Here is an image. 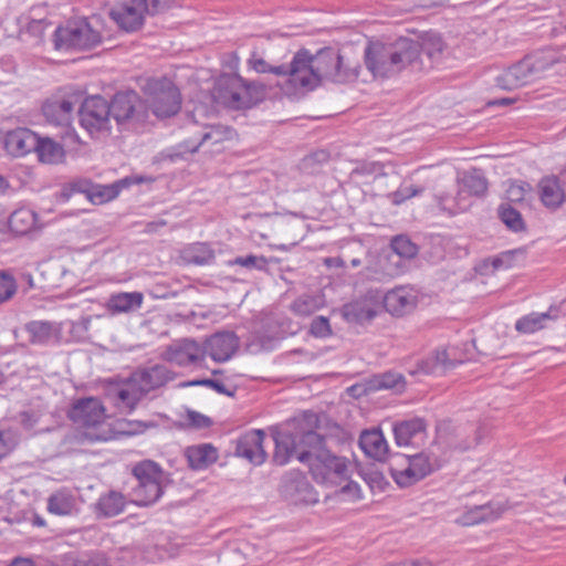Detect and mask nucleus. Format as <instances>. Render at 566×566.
<instances>
[{"label":"nucleus","mask_w":566,"mask_h":566,"mask_svg":"<svg viewBox=\"0 0 566 566\" xmlns=\"http://www.w3.org/2000/svg\"><path fill=\"white\" fill-rule=\"evenodd\" d=\"M146 11V0H118L109 15L120 29L133 32L142 28Z\"/></svg>","instance_id":"14"},{"label":"nucleus","mask_w":566,"mask_h":566,"mask_svg":"<svg viewBox=\"0 0 566 566\" xmlns=\"http://www.w3.org/2000/svg\"><path fill=\"white\" fill-rule=\"evenodd\" d=\"M432 356L434 360H437V365L439 366L441 374L446 373L448 369L454 366V363L448 358L446 350H437L432 354Z\"/></svg>","instance_id":"58"},{"label":"nucleus","mask_w":566,"mask_h":566,"mask_svg":"<svg viewBox=\"0 0 566 566\" xmlns=\"http://www.w3.org/2000/svg\"><path fill=\"white\" fill-rule=\"evenodd\" d=\"M39 160L45 164L60 163L64 157L63 147L51 138L38 136V145L34 147Z\"/></svg>","instance_id":"36"},{"label":"nucleus","mask_w":566,"mask_h":566,"mask_svg":"<svg viewBox=\"0 0 566 566\" xmlns=\"http://www.w3.org/2000/svg\"><path fill=\"white\" fill-rule=\"evenodd\" d=\"M239 347V338L232 332H221L212 335L208 340L206 347V354L219 363L229 360Z\"/></svg>","instance_id":"21"},{"label":"nucleus","mask_w":566,"mask_h":566,"mask_svg":"<svg viewBox=\"0 0 566 566\" xmlns=\"http://www.w3.org/2000/svg\"><path fill=\"white\" fill-rule=\"evenodd\" d=\"M144 92L146 109L149 108L157 118L171 117L181 107L180 92L168 78L147 80Z\"/></svg>","instance_id":"6"},{"label":"nucleus","mask_w":566,"mask_h":566,"mask_svg":"<svg viewBox=\"0 0 566 566\" xmlns=\"http://www.w3.org/2000/svg\"><path fill=\"white\" fill-rule=\"evenodd\" d=\"M411 375H440L439 366L437 365V360H434L433 356L430 355L426 359L418 363L417 368L410 370Z\"/></svg>","instance_id":"52"},{"label":"nucleus","mask_w":566,"mask_h":566,"mask_svg":"<svg viewBox=\"0 0 566 566\" xmlns=\"http://www.w3.org/2000/svg\"><path fill=\"white\" fill-rule=\"evenodd\" d=\"M419 290L413 285H397L382 296L385 310L392 316L401 317L411 313L418 305Z\"/></svg>","instance_id":"13"},{"label":"nucleus","mask_w":566,"mask_h":566,"mask_svg":"<svg viewBox=\"0 0 566 566\" xmlns=\"http://www.w3.org/2000/svg\"><path fill=\"white\" fill-rule=\"evenodd\" d=\"M10 566H34L30 559L27 558H17L14 559Z\"/></svg>","instance_id":"64"},{"label":"nucleus","mask_w":566,"mask_h":566,"mask_svg":"<svg viewBox=\"0 0 566 566\" xmlns=\"http://www.w3.org/2000/svg\"><path fill=\"white\" fill-rule=\"evenodd\" d=\"M229 265H240L248 270H265L268 262L266 259L263 255H244V256H238L233 260H230L228 262Z\"/></svg>","instance_id":"49"},{"label":"nucleus","mask_w":566,"mask_h":566,"mask_svg":"<svg viewBox=\"0 0 566 566\" xmlns=\"http://www.w3.org/2000/svg\"><path fill=\"white\" fill-rule=\"evenodd\" d=\"M499 212H500L501 220L511 230L521 231L524 228V222H523L522 216L516 209H514L510 206L502 205L500 207Z\"/></svg>","instance_id":"47"},{"label":"nucleus","mask_w":566,"mask_h":566,"mask_svg":"<svg viewBox=\"0 0 566 566\" xmlns=\"http://www.w3.org/2000/svg\"><path fill=\"white\" fill-rule=\"evenodd\" d=\"M419 46V53L424 54L433 64H438L441 62L446 44L442 38L434 33L428 32L423 35L421 44L416 42Z\"/></svg>","instance_id":"35"},{"label":"nucleus","mask_w":566,"mask_h":566,"mask_svg":"<svg viewBox=\"0 0 566 566\" xmlns=\"http://www.w3.org/2000/svg\"><path fill=\"white\" fill-rule=\"evenodd\" d=\"M281 493L294 504H314L318 501L317 493L298 471L289 472L283 476Z\"/></svg>","instance_id":"15"},{"label":"nucleus","mask_w":566,"mask_h":566,"mask_svg":"<svg viewBox=\"0 0 566 566\" xmlns=\"http://www.w3.org/2000/svg\"><path fill=\"white\" fill-rule=\"evenodd\" d=\"M129 429L125 432L128 434H137L145 432L148 428L154 427L153 422H144V421H130L127 423Z\"/></svg>","instance_id":"61"},{"label":"nucleus","mask_w":566,"mask_h":566,"mask_svg":"<svg viewBox=\"0 0 566 566\" xmlns=\"http://www.w3.org/2000/svg\"><path fill=\"white\" fill-rule=\"evenodd\" d=\"M565 62L554 50H543L527 55L496 77V85L503 90H515L543 78L547 72Z\"/></svg>","instance_id":"4"},{"label":"nucleus","mask_w":566,"mask_h":566,"mask_svg":"<svg viewBox=\"0 0 566 566\" xmlns=\"http://www.w3.org/2000/svg\"><path fill=\"white\" fill-rule=\"evenodd\" d=\"M27 331L30 334L32 343H45L52 337L53 328L48 322H31L27 325Z\"/></svg>","instance_id":"45"},{"label":"nucleus","mask_w":566,"mask_h":566,"mask_svg":"<svg viewBox=\"0 0 566 566\" xmlns=\"http://www.w3.org/2000/svg\"><path fill=\"white\" fill-rule=\"evenodd\" d=\"M391 254L389 259L400 266L401 259L410 260L416 256L418 249L407 237L398 235L391 241Z\"/></svg>","instance_id":"41"},{"label":"nucleus","mask_w":566,"mask_h":566,"mask_svg":"<svg viewBox=\"0 0 566 566\" xmlns=\"http://www.w3.org/2000/svg\"><path fill=\"white\" fill-rule=\"evenodd\" d=\"M310 333L319 338H325L332 335L331 324L327 317L317 316L315 317L310 327Z\"/></svg>","instance_id":"50"},{"label":"nucleus","mask_w":566,"mask_h":566,"mask_svg":"<svg viewBox=\"0 0 566 566\" xmlns=\"http://www.w3.org/2000/svg\"><path fill=\"white\" fill-rule=\"evenodd\" d=\"M325 305L321 294H304L297 297L290 306L291 311L302 317L310 316Z\"/></svg>","instance_id":"38"},{"label":"nucleus","mask_w":566,"mask_h":566,"mask_svg":"<svg viewBox=\"0 0 566 566\" xmlns=\"http://www.w3.org/2000/svg\"><path fill=\"white\" fill-rule=\"evenodd\" d=\"M77 104V97H52L43 104L42 113L48 123L69 126Z\"/></svg>","instance_id":"18"},{"label":"nucleus","mask_w":566,"mask_h":566,"mask_svg":"<svg viewBox=\"0 0 566 566\" xmlns=\"http://www.w3.org/2000/svg\"><path fill=\"white\" fill-rule=\"evenodd\" d=\"M202 385L209 388H212L218 394L226 395V396H233L234 390L229 389L223 381L218 379H202Z\"/></svg>","instance_id":"56"},{"label":"nucleus","mask_w":566,"mask_h":566,"mask_svg":"<svg viewBox=\"0 0 566 566\" xmlns=\"http://www.w3.org/2000/svg\"><path fill=\"white\" fill-rule=\"evenodd\" d=\"M459 184V196L467 198V196H483L488 190V181L482 172L478 169L467 171L458 179Z\"/></svg>","instance_id":"31"},{"label":"nucleus","mask_w":566,"mask_h":566,"mask_svg":"<svg viewBox=\"0 0 566 566\" xmlns=\"http://www.w3.org/2000/svg\"><path fill=\"white\" fill-rule=\"evenodd\" d=\"M81 126L93 137L101 138L111 132L108 102L101 96L86 98L78 109Z\"/></svg>","instance_id":"11"},{"label":"nucleus","mask_w":566,"mask_h":566,"mask_svg":"<svg viewBox=\"0 0 566 566\" xmlns=\"http://www.w3.org/2000/svg\"><path fill=\"white\" fill-rule=\"evenodd\" d=\"M172 0H146L147 13L156 14L170 8Z\"/></svg>","instance_id":"57"},{"label":"nucleus","mask_w":566,"mask_h":566,"mask_svg":"<svg viewBox=\"0 0 566 566\" xmlns=\"http://www.w3.org/2000/svg\"><path fill=\"white\" fill-rule=\"evenodd\" d=\"M531 190V186L524 181L511 182L506 190L507 199L512 202H521Z\"/></svg>","instance_id":"51"},{"label":"nucleus","mask_w":566,"mask_h":566,"mask_svg":"<svg viewBox=\"0 0 566 566\" xmlns=\"http://www.w3.org/2000/svg\"><path fill=\"white\" fill-rule=\"evenodd\" d=\"M539 198L549 209L558 208L565 200V191L556 176L544 177L538 184Z\"/></svg>","instance_id":"29"},{"label":"nucleus","mask_w":566,"mask_h":566,"mask_svg":"<svg viewBox=\"0 0 566 566\" xmlns=\"http://www.w3.org/2000/svg\"><path fill=\"white\" fill-rule=\"evenodd\" d=\"M145 394L161 387L171 379V374L164 365H154L135 371L132 375Z\"/></svg>","instance_id":"27"},{"label":"nucleus","mask_w":566,"mask_h":566,"mask_svg":"<svg viewBox=\"0 0 566 566\" xmlns=\"http://www.w3.org/2000/svg\"><path fill=\"white\" fill-rule=\"evenodd\" d=\"M359 446L369 458L381 461L388 452V444L380 430H365L359 437Z\"/></svg>","instance_id":"30"},{"label":"nucleus","mask_w":566,"mask_h":566,"mask_svg":"<svg viewBox=\"0 0 566 566\" xmlns=\"http://www.w3.org/2000/svg\"><path fill=\"white\" fill-rule=\"evenodd\" d=\"M440 468L437 457L427 452L398 457L391 463V478L400 488H408Z\"/></svg>","instance_id":"8"},{"label":"nucleus","mask_w":566,"mask_h":566,"mask_svg":"<svg viewBox=\"0 0 566 566\" xmlns=\"http://www.w3.org/2000/svg\"><path fill=\"white\" fill-rule=\"evenodd\" d=\"M378 170H379L378 164H376V163H363V164L358 165L357 167H355L352 170L350 176L353 178L354 177H359V176H369V175L377 174Z\"/></svg>","instance_id":"55"},{"label":"nucleus","mask_w":566,"mask_h":566,"mask_svg":"<svg viewBox=\"0 0 566 566\" xmlns=\"http://www.w3.org/2000/svg\"><path fill=\"white\" fill-rule=\"evenodd\" d=\"M48 511L57 516H70L78 513L76 495L67 490L60 489L48 499Z\"/></svg>","instance_id":"28"},{"label":"nucleus","mask_w":566,"mask_h":566,"mask_svg":"<svg viewBox=\"0 0 566 566\" xmlns=\"http://www.w3.org/2000/svg\"><path fill=\"white\" fill-rule=\"evenodd\" d=\"M102 42L101 32L86 19L69 21L54 33L55 48L60 50H87Z\"/></svg>","instance_id":"10"},{"label":"nucleus","mask_w":566,"mask_h":566,"mask_svg":"<svg viewBox=\"0 0 566 566\" xmlns=\"http://www.w3.org/2000/svg\"><path fill=\"white\" fill-rule=\"evenodd\" d=\"M248 64L252 70H254L258 73H273L275 75L283 76L284 82L280 84L282 88L283 85L286 83L287 78L290 77V64L271 66L264 59L259 57L256 55H253L248 61Z\"/></svg>","instance_id":"43"},{"label":"nucleus","mask_w":566,"mask_h":566,"mask_svg":"<svg viewBox=\"0 0 566 566\" xmlns=\"http://www.w3.org/2000/svg\"><path fill=\"white\" fill-rule=\"evenodd\" d=\"M38 10H40V8H33L31 10L32 17L21 18V21H27L25 32L34 38H41L48 25L45 19L39 17V14L36 13Z\"/></svg>","instance_id":"48"},{"label":"nucleus","mask_w":566,"mask_h":566,"mask_svg":"<svg viewBox=\"0 0 566 566\" xmlns=\"http://www.w3.org/2000/svg\"><path fill=\"white\" fill-rule=\"evenodd\" d=\"M302 442L308 444V449L300 452L298 461L308 465L317 483L336 486L349 479L350 462L332 454L325 448V441L321 434L314 430H307L302 437Z\"/></svg>","instance_id":"2"},{"label":"nucleus","mask_w":566,"mask_h":566,"mask_svg":"<svg viewBox=\"0 0 566 566\" xmlns=\"http://www.w3.org/2000/svg\"><path fill=\"white\" fill-rule=\"evenodd\" d=\"M69 418L80 427L94 428L104 422L105 408L97 398L80 399L73 403Z\"/></svg>","instance_id":"16"},{"label":"nucleus","mask_w":566,"mask_h":566,"mask_svg":"<svg viewBox=\"0 0 566 566\" xmlns=\"http://www.w3.org/2000/svg\"><path fill=\"white\" fill-rule=\"evenodd\" d=\"M127 503L128 501L123 493L109 490L102 493L93 504V513L97 518H112L122 514Z\"/></svg>","instance_id":"26"},{"label":"nucleus","mask_w":566,"mask_h":566,"mask_svg":"<svg viewBox=\"0 0 566 566\" xmlns=\"http://www.w3.org/2000/svg\"><path fill=\"white\" fill-rule=\"evenodd\" d=\"M36 222V214L28 209L20 208L13 211L9 218L10 230L19 235L30 232Z\"/></svg>","instance_id":"37"},{"label":"nucleus","mask_w":566,"mask_h":566,"mask_svg":"<svg viewBox=\"0 0 566 566\" xmlns=\"http://www.w3.org/2000/svg\"><path fill=\"white\" fill-rule=\"evenodd\" d=\"M419 57V46L410 39L395 43L369 44L365 50V64L375 77H390L401 72Z\"/></svg>","instance_id":"3"},{"label":"nucleus","mask_w":566,"mask_h":566,"mask_svg":"<svg viewBox=\"0 0 566 566\" xmlns=\"http://www.w3.org/2000/svg\"><path fill=\"white\" fill-rule=\"evenodd\" d=\"M132 473L137 484L132 488L129 493L130 502L138 506H149L156 503L170 481L169 474L153 460L137 462L133 467Z\"/></svg>","instance_id":"5"},{"label":"nucleus","mask_w":566,"mask_h":566,"mask_svg":"<svg viewBox=\"0 0 566 566\" xmlns=\"http://www.w3.org/2000/svg\"><path fill=\"white\" fill-rule=\"evenodd\" d=\"M436 201L439 208L449 214L463 212L470 207V202L465 198H461L459 192H457L454 198H451L449 195H437Z\"/></svg>","instance_id":"44"},{"label":"nucleus","mask_w":566,"mask_h":566,"mask_svg":"<svg viewBox=\"0 0 566 566\" xmlns=\"http://www.w3.org/2000/svg\"><path fill=\"white\" fill-rule=\"evenodd\" d=\"M186 457L189 465L195 470L206 468L213 463L218 455L217 450L211 444H199L187 448Z\"/></svg>","instance_id":"34"},{"label":"nucleus","mask_w":566,"mask_h":566,"mask_svg":"<svg viewBox=\"0 0 566 566\" xmlns=\"http://www.w3.org/2000/svg\"><path fill=\"white\" fill-rule=\"evenodd\" d=\"M143 301L140 292H122L111 295L107 307L113 313H128L140 308Z\"/></svg>","instance_id":"33"},{"label":"nucleus","mask_w":566,"mask_h":566,"mask_svg":"<svg viewBox=\"0 0 566 566\" xmlns=\"http://www.w3.org/2000/svg\"><path fill=\"white\" fill-rule=\"evenodd\" d=\"M196 136L184 142L186 151L195 153L201 145L210 143L216 145L231 137V129L221 125H205L200 132H193Z\"/></svg>","instance_id":"25"},{"label":"nucleus","mask_w":566,"mask_h":566,"mask_svg":"<svg viewBox=\"0 0 566 566\" xmlns=\"http://www.w3.org/2000/svg\"><path fill=\"white\" fill-rule=\"evenodd\" d=\"M500 513H496L490 504L478 505L467 510L457 522L463 526H470L482 522L495 520Z\"/></svg>","instance_id":"39"},{"label":"nucleus","mask_w":566,"mask_h":566,"mask_svg":"<svg viewBox=\"0 0 566 566\" xmlns=\"http://www.w3.org/2000/svg\"><path fill=\"white\" fill-rule=\"evenodd\" d=\"M340 493L348 495L350 500L360 499V486L353 481L347 482L342 489Z\"/></svg>","instance_id":"60"},{"label":"nucleus","mask_w":566,"mask_h":566,"mask_svg":"<svg viewBox=\"0 0 566 566\" xmlns=\"http://www.w3.org/2000/svg\"><path fill=\"white\" fill-rule=\"evenodd\" d=\"M318 417L314 412H305L302 418L294 421V431H280L273 436L275 451L273 460L276 464L284 465L295 454L298 459L301 451L308 449V444L302 442V437L307 430H314Z\"/></svg>","instance_id":"7"},{"label":"nucleus","mask_w":566,"mask_h":566,"mask_svg":"<svg viewBox=\"0 0 566 566\" xmlns=\"http://www.w3.org/2000/svg\"><path fill=\"white\" fill-rule=\"evenodd\" d=\"M521 253L520 251H507L502 253L499 258L493 261L494 268H509L512 265V259L515 254Z\"/></svg>","instance_id":"59"},{"label":"nucleus","mask_w":566,"mask_h":566,"mask_svg":"<svg viewBox=\"0 0 566 566\" xmlns=\"http://www.w3.org/2000/svg\"><path fill=\"white\" fill-rule=\"evenodd\" d=\"M378 295L369 291L363 297L347 303L343 306V315L346 321L354 323H364L370 321L377 313Z\"/></svg>","instance_id":"22"},{"label":"nucleus","mask_w":566,"mask_h":566,"mask_svg":"<svg viewBox=\"0 0 566 566\" xmlns=\"http://www.w3.org/2000/svg\"><path fill=\"white\" fill-rule=\"evenodd\" d=\"M422 191H423V188H421V187H416V186L401 187L394 193V202L399 205L409 198H412L415 196L422 193Z\"/></svg>","instance_id":"53"},{"label":"nucleus","mask_w":566,"mask_h":566,"mask_svg":"<svg viewBox=\"0 0 566 566\" xmlns=\"http://www.w3.org/2000/svg\"><path fill=\"white\" fill-rule=\"evenodd\" d=\"M184 259L193 264L203 265L214 259V253L206 243H195L184 250Z\"/></svg>","instance_id":"42"},{"label":"nucleus","mask_w":566,"mask_h":566,"mask_svg":"<svg viewBox=\"0 0 566 566\" xmlns=\"http://www.w3.org/2000/svg\"><path fill=\"white\" fill-rule=\"evenodd\" d=\"M557 313L558 311L553 307H551L546 313H531L520 318L515 324V328L525 334L535 333L545 328L547 326V322L556 319L558 316Z\"/></svg>","instance_id":"32"},{"label":"nucleus","mask_w":566,"mask_h":566,"mask_svg":"<svg viewBox=\"0 0 566 566\" xmlns=\"http://www.w3.org/2000/svg\"><path fill=\"white\" fill-rule=\"evenodd\" d=\"M357 76V66L346 63L344 55L334 49L325 48L315 55L300 51L290 63V77L283 85V92L294 96L313 91L325 80L345 83Z\"/></svg>","instance_id":"1"},{"label":"nucleus","mask_w":566,"mask_h":566,"mask_svg":"<svg viewBox=\"0 0 566 566\" xmlns=\"http://www.w3.org/2000/svg\"><path fill=\"white\" fill-rule=\"evenodd\" d=\"M129 184L128 179L119 180L113 185L105 186L102 191L98 192V196L102 200H112L118 196L122 188L126 187Z\"/></svg>","instance_id":"54"},{"label":"nucleus","mask_w":566,"mask_h":566,"mask_svg":"<svg viewBox=\"0 0 566 566\" xmlns=\"http://www.w3.org/2000/svg\"><path fill=\"white\" fill-rule=\"evenodd\" d=\"M145 395L133 376L108 391L115 406L125 412H132Z\"/></svg>","instance_id":"19"},{"label":"nucleus","mask_w":566,"mask_h":566,"mask_svg":"<svg viewBox=\"0 0 566 566\" xmlns=\"http://www.w3.org/2000/svg\"><path fill=\"white\" fill-rule=\"evenodd\" d=\"M427 424L421 418L403 420L394 426L395 440L398 446H419L427 437Z\"/></svg>","instance_id":"23"},{"label":"nucleus","mask_w":566,"mask_h":566,"mask_svg":"<svg viewBox=\"0 0 566 566\" xmlns=\"http://www.w3.org/2000/svg\"><path fill=\"white\" fill-rule=\"evenodd\" d=\"M405 388V379L401 374L388 371L381 375H376L367 382V389L371 391L391 389L401 391Z\"/></svg>","instance_id":"40"},{"label":"nucleus","mask_w":566,"mask_h":566,"mask_svg":"<svg viewBox=\"0 0 566 566\" xmlns=\"http://www.w3.org/2000/svg\"><path fill=\"white\" fill-rule=\"evenodd\" d=\"M205 355L203 347L192 339L176 340L165 352L166 359L179 366L197 365Z\"/></svg>","instance_id":"17"},{"label":"nucleus","mask_w":566,"mask_h":566,"mask_svg":"<svg viewBox=\"0 0 566 566\" xmlns=\"http://www.w3.org/2000/svg\"><path fill=\"white\" fill-rule=\"evenodd\" d=\"M111 117L119 126L133 127L146 122L148 111L136 92H119L108 103Z\"/></svg>","instance_id":"12"},{"label":"nucleus","mask_w":566,"mask_h":566,"mask_svg":"<svg viewBox=\"0 0 566 566\" xmlns=\"http://www.w3.org/2000/svg\"><path fill=\"white\" fill-rule=\"evenodd\" d=\"M514 98H510V97H504V98H496V99H493V101H490L488 103L489 106H507V105H511L512 103H514Z\"/></svg>","instance_id":"63"},{"label":"nucleus","mask_w":566,"mask_h":566,"mask_svg":"<svg viewBox=\"0 0 566 566\" xmlns=\"http://www.w3.org/2000/svg\"><path fill=\"white\" fill-rule=\"evenodd\" d=\"M38 145V135L28 128H17L8 132L3 137V146L13 157H22L34 150Z\"/></svg>","instance_id":"24"},{"label":"nucleus","mask_w":566,"mask_h":566,"mask_svg":"<svg viewBox=\"0 0 566 566\" xmlns=\"http://www.w3.org/2000/svg\"><path fill=\"white\" fill-rule=\"evenodd\" d=\"M255 84L245 82L239 75L229 74L218 78L213 97L229 108L241 109L251 107L255 103Z\"/></svg>","instance_id":"9"},{"label":"nucleus","mask_w":566,"mask_h":566,"mask_svg":"<svg viewBox=\"0 0 566 566\" xmlns=\"http://www.w3.org/2000/svg\"><path fill=\"white\" fill-rule=\"evenodd\" d=\"M264 437L265 434L262 430L247 432L238 440L235 454L253 464H262L266 459V452L263 447Z\"/></svg>","instance_id":"20"},{"label":"nucleus","mask_w":566,"mask_h":566,"mask_svg":"<svg viewBox=\"0 0 566 566\" xmlns=\"http://www.w3.org/2000/svg\"><path fill=\"white\" fill-rule=\"evenodd\" d=\"M18 291V283L12 274L0 271V305L9 302Z\"/></svg>","instance_id":"46"},{"label":"nucleus","mask_w":566,"mask_h":566,"mask_svg":"<svg viewBox=\"0 0 566 566\" xmlns=\"http://www.w3.org/2000/svg\"><path fill=\"white\" fill-rule=\"evenodd\" d=\"M328 158V154L325 150L316 151L304 158V166H308L314 161L323 163Z\"/></svg>","instance_id":"62"}]
</instances>
